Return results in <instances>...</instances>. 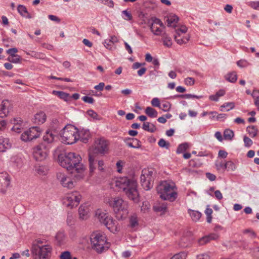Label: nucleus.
<instances>
[{
	"label": "nucleus",
	"mask_w": 259,
	"mask_h": 259,
	"mask_svg": "<svg viewBox=\"0 0 259 259\" xmlns=\"http://www.w3.org/2000/svg\"><path fill=\"white\" fill-rule=\"evenodd\" d=\"M109 143L103 138L97 139L94 144V152L96 153L105 154L108 151Z\"/></svg>",
	"instance_id": "nucleus-14"
},
{
	"label": "nucleus",
	"mask_w": 259,
	"mask_h": 259,
	"mask_svg": "<svg viewBox=\"0 0 259 259\" xmlns=\"http://www.w3.org/2000/svg\"><path fill=\"white\" fill-rule=\"evenodd\" d=\"M187 31V28L185 26H182L181 28L176 30L177 35H183Z\"/></svg>",
	"instance_id": "nucleus-52"
},
{
	"label": "nucleus",
	"mask_w": 259,
	"mask_h": 259,
	"mask_svg": "<svg viewBox=\"0 0 259 259\" xmlns=\"http://www.w3.org/2000/svg\"><path fill=\"white\" fill-rule=\"evenodd\" d=\"M82 100L85 103L93 104L94 103L95 100L93 98L89 96H83L82 97Z\"/></svg>",
	"instance_id": "nucleus-59"
},
{
	"label": "nucleus",
	"mask_w": 259,
	"mask_h": 259,
	"mask_svg": "<svg viewBox=\"0 0 259 259\" xmlns=\"http://www.w3.org/2000/svg\"><path fill=\"white\" fill-rule=\"evenodd\" d=\"M8 60L12 63H17L20 61V57L18 55H15V57H12L11 58L9 57Z\"/></svg>",
	"instance_id": "nucleus-57"
},
{
	"label": "nucleus",
	"mask_w": 259,
	"mask_h": 259,
	"mask_svg": "<svg viewBox=\"0 0 259 259\" xmlns=\"http://www.w3.org/2000/svg\"><path fill=\"white\" fill-rule=\"evenodd\" d=\"M219 238V235L215 233H211L207 236H205L198 240V243L200 245H203L209 242L210 240H217Z\"/></svg>",
	"instance_id": "nucleus-19"
},
{
	"label": "nucleus",
	"mask_w": 259,
	"mask_h": 259,
	"mask_svg": "<svg viewBox=\"0 0 259 259\" xmlns=\"http://www.w3.org/2000/svg\"><path fill=\"white\" fill-rule=\"evenodd\" d=\"M96 216L100 222L104 224L111 232L115 233L120 231V227L118 222L107 213L101 209H98L96 211Z\"/></svg>",
	"instance_id": "nucleus-7"
},
{
	"label": "nucleus",
	"mask_w": 259,
	"mask_h": 259,
	"mask_svg": "<svg viewBox=\"0 0 259 259\" xmlns=\"http://www.w3.org/2000/svg\"><path fill=\"white\" fill-rule=\"evenodd\" d=\"M176 97H179L181 98L190 99V98H196L199 99L202 98V96H197L192 94H184V95H178L176 96Z\"/></svg>",
	"instance_id": "nucleus-41"
},
{
	"label": "nucleus",
	"mask_w": 259,
	"mask_h": 259,
	"mask_svg": "<svg viewBox=\"0 0 259 259\" xmlns=\"http://www.w3.org/2000/svg\"><path fill=\"white\" fill-rule=\"evenodd\" d=\"M175 39L176 41L179 45L186 44L189 41V37L182 36V35H175Z\"/></svg>",
	"instance_id": "nucleus-32"
},
{
	"label": "nucleus",
	"mask_w": 259,
	"mask_h": 259,
	"mask_svg": "<svg viewBox=\"0 0 259 259\" xmlns=\"http://www.w3.org/2000/svg\"><path fill=\"white\" fill-rule=\"evenodd\" d=\"M115 186L122 190L128 198L135 202L139 201V193L137 190V182L134 179L127 177H120L115 181Z\"/></svg>",
	"instance_id": "nucleus-2"
},
{
	"label": "nucleus",
	"mask_w": 259,
	"mask_h": 259,
	"mask_svg": "<svg viewBox=\"0 0 259 259\" xmlns=\"http://www.w3.org/2000/svg\"><path fill=\"white\" fill-rule=\"evenodd\" d=\"M57 176L63 187L68 189H72L74 187V182L69 177L62 173L57 174Z\"/></svg>",
	"instance_id": "nucleus-15"
},
{
	"label": "nucleus",
	"mask_w": 259,
	"mask_h": 259,
	"mask_svg": "<svg viewBox=\"0 0 259 259\" xmlns=\"http://www.w3.org/2000/svg\"><path fill=\"white\" fill-rule=\"evenodd\" d=\"M143 128L146 131L149 132L150 133L154 132L156 130V126L151 123L149 122H145L143 124Z\"/></svg>",
	"instance_id": "nucleus-29"
},
{
	"label": "nucleus",
	"mask_w": 259,
	"mask_h": 259,
	"mask_svg": "<svg viewBox=\"0 0 259 259\" xmlns=\"http://www.w3.org/2000/svg\"><path fill=\"white\" fill-rule=\"evenodd\" d=\"M185 83L187 85H193L195 83V79L193 77H187L184 80Z\"/></svg>",
	"instance_id": "nucleus-55"
},
{
	"label": "nucleus",
	"mask_w": 259,
	"mask_h": 259,
	"mask_svg": "<svg viewBox=\"0 0 259 259\" xmlns=\"http://www.w3.org/2000/svg\"><path fill=\"white\" fill-rule=\"evenodd\" d=\"M246 131L251 138L256 137L258 132L257 129L254 125L248 126L246 128Z\"/></svg>",
	"instance_id": "nucleus-33"
},
{
	"label": "nucleus",
	"mask_w": 259,
	"mask_h": 259,
	"mask_svg": "<svg viewBox=\"0 0 259 259\" xmlns=\"http://www.w3.org/2000/svg\"><path fill=\"white\" fill-rule=\"evenodd\" d=\"M80 156L74 152L61 154L58 156V161L60 165L68 170H71V173L76 172L74 177L77 179H82L84 177L83 171L84 167L80 163Z\"/></svg>",
	"instance_id": "nucleus-1"
},
{
	"label": "nucleus",
	"mask_w": 259,
	"mask_h": 259,
	"mask_svg": "<svg viewBox=\"0 0 259 259\" xmlns=\"http://www.w3.org/2000/svg\"><path fill=\"white\" fill-rule=\"evenodd\" d=\"M49 148L44 143L39 144L33 149V155L34 158L41 161L45 160L48 156Z\"/></svg>",
	"instance_id": "nucleus-11"
},
{
	"label": "nucleus",
	"mask_w": 259,
	"mask_h": 259,
	"mask_svg": "<svg viewBox=\"0 0 259 259\" xmlns=\"http://www.w3.org/2000/svg\"><path fill=\"white\" fill-rule=\"evenodd\" d=\"M236 168V165L233 161H228L226 162V170L234 171Z\"/></svg>",
	"instance_id": "nucleus-46"
},
{
	"label": "nucleus",
	"mask_w": 259,
	"mask_h": 259,
	"mask_svg": "<svg viewBox=\"0 0 259 259\" xmlns=\"http://www.w3.org/2000/svg\"><path fill=\"white\" fill-rule=\"evenodd\" d=\"M17 10L19 13L23 17L26 18H31V16L28 13L27 9L25 6L22 5H19L18 6Z\"/></svg>",
	"instance_id": "nucleus-28"
},
{
	"label": "nucleus",
	"mask_w": 259,
	"mask_h": 259,
	"mask_svg": "<svg viewBox=\"0 0 259 259\" xmlns=\"http://www.w3.org/2000/svg\"><path fill=\"white\" fill-rule=\"evenodd\" d=\"M132 142L128 143L127 145L134 148H139L141 147L140 142L137 139H133Z\"/></svg>",
	"instance_id": "nucleus-42"
},
{
	"label": "nucleus",
	"mask_w": 259,
	"mask_h": 259,
	"mask_svg": "<svg viewBox=\"0 0 259 259\" xmlns=\"http://www.w3.org/2000/svg\"><path fill=\"white\" fill-rule=\"evenodd\" d=\"M157 192L160 197L165 200L174 201L178 197L175 184L171 181H164L157 186Z\"/></svg>",
	"instance_id": "nucleus-3"
},
{
	"label": "nucleus",
	"mask_w": 259,
	"mask_h": 259,
	"mask_svg": "<svg viewBox=\"0 0 259 259\" xmlns=\"http://www.w3.org/2000/svg\"><path fill=\"white\" fill-rule=\"evenodd\" d=\"M152 23L150 25V30L153 33L157 36H160L163 34L165 26L162 21L157 18H152Z\"/></svg>",
	"instance_id": "nucleus-13"
},
{
	"label": "nucleus",
	"mask_w": 259,
	"mask_h": 259,
	"mask_svg": "<svg viewBox=\"0 0 259 259\" xmlns=\"http://www.w3.org/2000/svg\"><path fill=\"white\" fill-rule=\"evenodd\" d=\"M212 209L210 208L207 207L205 210V213L206 215V220L207 222L209 223L211 222L212 216L211 214L212 213Z\"/></svg>",
	"instance_id": "nucleus-47"
},
{
	"label": "nucleus",
	"mask_w": 259,
	"mask_h": 259,
	"mask_svg": "<svg viewBox=\"0 0 259 259\" xmlns=\"http://www.w3.org/2000/svg\"><path fill=\"white\" fill-rule=\"evenodd\" d=\"M47 118L45 113L43 111H39L36 113L33 118V122L36 124H42L44 123Z\"/></svg>",
	"instance_id": "nucleus-20"
},
{
	"label": "nucleus",
	"mask_w": 259,
	"mask_h": 259,
	"mask_svg": "<svg viewBox=\"0 0 259 259\" xmlns=\"http://www.w3.org/2000/svg\"><path fill=\"white\" fill-rule=\"evenodd\" d=\"M35 171L40 175H46L48 171L47 167L44 165H37L35 166Z\"/></svg>",
	"instance_id": "nucleus-36"
},
{
	"label": "nucleus",
	"mask_w": 259,
	"mask_h": 259,
	"mask_svg": "<svg viewBox=\"0 0 259 259\" xmlns=\"http://www.w3.org/2000/svg\"><path fill=\"white\" fill-rule=\"evenodd\" d=\"M197 259H210V257L208 254L204 253L197 255Z\"/></svg>",
	"instance_id": "nucleus-64"
},
{
	"label": "nucleus",
	"mask_w": 259,
	"mask_h": 259,
	"mask_svg": "<svg viewBox=\"0 0 259 259\" xmlns=\"http://www.w3.org/2000/svg\"><path fill=\"white\" fill-rule=\"evenodd\" d=\"M12 108L13 106L10 101L8 100L3 101L0 105V117H6L11 111Z\"/></svg>",
	"instance_id": "nucleus-17"
},
{
	"label": "nucleus",
	"mask_w": 259,
	"mask_h": 259,
	"mask_svg": "<svg viewBox=\"0 0 259 259\" xmlns=\"http://www.w3.org/2000/svg\"><path fill=\"white\" fill-rule=\"evenodd\" d=\"M53 94L57 96L60 99L67 101L69 97V94L62 91H53Z\"/></svg>",
	"instance_id": "nucleus-35"
},
{
	"label": "nucleus",
	"mask_w": 259,
	"mask_h": 259,
	"mask_svg": "<svg viewBox=\"0 0 259 259\" xmlns=\"http://www.w3.org/2000/svg\"><path fill=\"white\" fill-rule=\"evenodd\" d=\"M151 104L154 107H160V101L159 100L158 98H154L152 100H151Z\"/></svg>",
	"instance_id": "nucleus-58"
},
{
	"label": "nucleus",
	"mask_w": 259,
	"mask_h": 259,
	"mask_svg": "<svg viewBox=\"0 0 259 259\" xmlns=\"http://www.w3.org/2000/svg\"><path fill=\"white\" fill-rule=\"evenodd\" d=\"M153 172L148 169H144L141 176V183L143 188L146 190H150L153 186Z\"/></svg>",
	"instance_id": "nucleus-12"
},
{
	"label": "nucleus",
	"mask_w": 259,
	"mask_h": 259,
	"mask_svg": "<svg viewBox=\"0 0 259 259\" xmlns=\"http://www.w3.org/2000/svg\"><path fill=\"white\" fill-rule=\"evenodd\" d=\"M187 256V253L183 251L174 255L170 259H186Z\"/></svg>",
	"instance_id": "nucleus-45"
},
{
	"label": "nucleus",
	"mask_w": 259,
	"mask_h": 259,
	"mask_svg": "<svg viewBox=\"0 0 259 259\" xmlns=\"http://www.w3.org/2000/svg\"><path fill=\"white\" fill-rule=\"evenodd\" d=\"M189 148V144L187 143H184L180 144L177 149V153H182L186 151Z\"/></svg>",
	"instance_id": "nucleus-40"
},
{
	"label": "nucleus",
	"mask_w": 259,
	"mask_h": 259,
	"mask_svg": "<svg viewBox=\"0 0 259 259\" xmlns=\"http://www.w3.org/2000/svg\"><path fill=\"white\" fill-rule=\"evenodd\" d=\"M64 235L61 232H58L56 235V239L58 241V244L61 245L64 239Z\"/></svg>",
	"instance_id": "nucleus-50"
},
{
	"label": "nucleus",
	"mask_w": 259,
	"mask_h": 259,
	"mask_svg": "<svg viewBox=\"0 0 259 259\" xmlns=\"http://www.w3.org/2000/svg\"><path fill=\"white\" fill-rule=\"evenodd\" d=\"M60 259H71L70 252L66 251L62 252L60 255ZM73 259L76 258L74 257Z\"/></svg>",
	"instance_id": "nucleus-53"
},
{
	"label": "nucleus",
	"mask_w": 259,
	"mask_h": 259,
	"mask_svg": "<svg viewBox=\"0 0 259 259\" xmlns=\"http://www.w3.org/2000/svg\"><path fill=\"white\" fill-rule=\"evenodd\" d=\"M235 107V104L233 102H227L225 103L223 105H221L220 108V110L223 111L224 108H227V111H229Z\"/></svg>",
	"instance_id": "nucleus-39"
},
{
	"label": "nucleus",
	"mask_w": 259,
	"mask_h": 259,
	"mask_svg": "<svg viewBox=\"0 0 259 259\" xmlns=\"http://www.w3.org/2000/svg\"><path fill=\"white\" fill-rule=\"evenodd\" d=\"M27 55H30L31 56V57H34V58H41V56L42 57L43 56V54H40V53H35V52H32L31 53H27Z\"/></svg>",
	"instance_id": "nucleus-62"
},
{
	"label": "nucleus",
	"mask_w": 259,
	"mask_h": 259,
	"mask_svg": "<svg viewBox=\"0 0 259 259\" xmlns=\"http://www.w3.org/2000/svg\"><path fill=\"white\" fill-rule=\"evenodd\" d=\"M18 52L17 48H13L10 49L7 51L8 54L10 55L11 57H15V54Z\"/></svg>",
	"instance_id": "nucleus-61"
},
{
	"label": "nucleus",
	"mask_w": 259,
	"mask_h": 259,
	"mask_svg": "<svg viewBox=\"0 0 259 259\" xmlns=\"http://www.w3.org/2000/svg\"><path fill=\"white\" fill-rule=\"evenodd\" d=\"M91 137L90 132L89 130L82 129L78 130L77 140H80L81 142L86 143Z\"/></svg>",
	"instance_id": "nucleus-18"
},
{
	"label": "nucleus",
	"mask_w": 259,
	"mask_h": 259,
	"mask_svg": "<svg viewBox=\"0 0 259 259\" xmlns=\"http://www.w3.org/2000/svg\"><path fill=\"white\" fill-rule=\"evenodd\" d=\"M154 211L163 213L167 210V204L164 202L157 203L153 207Z\"/></svg>",
	"instance_id": "nucleus-25"
},
{
	"label": "nucleus",
	"mask_w": 259,
	"mask_h": 259,
	"mask_svg": "<svg viewBox=\"0 0 259 259\" xmlns=\"http://www.w3.org/2000/svg\"><path fill=\"white\" fill-rule=\"evenodd\" d=\"M128 226L133 230L136 231L139 226V220L136 214L132 215L129 219Z\"/></svg>",
	"instance_id": "nucleus-21"
},
{
	"label": "nucleus",
	"mask_w": 259,
	"mask_h": 259,
	"mask_svg": "<svg viewBox=\"0 0 259 259\" xmlns=\"http://www.w3.org/2000/svg\"><path fill=\"white\" fill-rule=\"evenodd\" d=\"M215 165L217 169L219 171H224L226 170V162L223 160L217 161Z\"/></svg>",
	"instance_id": "nucleus-38"
},
{
	"label": "nucleus",
	"mask_w": 259,
	"mask_h": 259,
	"mask_svg": "<svg viewBox=\"0 0 259 259\" xmlns=\"http://www.w3.org/2000/svg\"><path fill=\"white\" fill-rule=\"evenodd\" d=\"M89 208L85 205H81L78 209L79 218L82 220H85L88 217Z\"/></svg>",
	"instance_id": "nucleus-24"
},
{
	"label": "nucleus",
	"mask_w": 259,
	"mask_h": 259,
	"mask_svg": "<svg viewBox=\"0 0 259 259\" xmlns=\"http://www.w3.org/2000/svg\"><path fill=\"white\" fill-rule=\"evenodd\" d=\"M122 18L127 21H131L133 20V16L130 12L125 10L122 12Z\"/></svg>",
	"instance_id": "nucleus-44"
},
{
	"label": "nucleus",
	"mask_w": 259,
	"mask_h": 259,
	"mask_svg": "<svg viewBox=\"0 0 259 259\" xmlns=\"http://www.w3.org/2000/svg\"><path fill=\"white\" fill-rule=\"evenodd\" d=\"M171 105L170 102L164 101L160 104V107H159V108L164 111H168L171 108Z\"/></svg>",
	"instance_id": "nucleus-43"
},
{
	"label": "nucleus",
	"mask_w": 259,
	"mask_h": 259,
	"mask_svg": "<svg viewBox=\"0 0 259 259\" xmlns=\"http://www.w3.org/2000/svg\"><path fill=\"white\" fill-rule=\"evenodd\" d=\"M52 247L48 244H44L42 240H35L32 244L31 251L34 259H50Z\"/></svg>",
	"instance_id": "nucleus-4"
},
{
	"label": "nucleus",
	"mask_w": 259,
	"mask_h": 259,
	"mask_svg": "<svg viewBox=\"0 0 259 259\" xmlns=\"http://www.w3.org/2000/svg\"><path fill=\"white\" fill-rule=\"evenodd\" d=\"M10 184V179L8 173L3 172L0 173V192L4 193Z\"/></svg>",
	"instance_id": "nucleus-16"
},
{
	"label": "nucleus",
	"mask_w": 259,
	"mask_h": 259,
	"mask_svg": "<svg viewBox=\"0 0 259 259\" xmlns=\"http://www.w3.org/2000/svg\"><path fill=\"white\" fill-rule=\"evenodd\" d=\"M179 21V17L175 14H170L167 17V25L170 27H175Z\"/></svg>",
	"instance_id": "nucleus-27"
},
{
	"label": "nucleus",
	"mask_w": 259,
	"mask_h": 259,
	"mask_svg": "<svg viewBox=\"0 0 259 259\" xmlns=\"http://www.w3.org/2000/svg\"><path fill=\"white\" fill-rule=\"evenodd\" d=\"M55 137L52 131H47L43 136V143L51 144L54 141Z\"/></svg>",
	"instance_id": "nucleus-23"
},
{
	"label": "nucleus",
	"mask_w": 259,
	"mask_h": 259,
	"mask_svg": "<svg viewBox=\"0 0 259 259\" xmlns=\"http://www.w3.org/2000/svg\"><path fill=\"white\" fill-rule=\"evenodd\" d=\"M237 64L240 67H245L247 66L248 63L247 61L245 60H240L237 62Z\"/></svg>",
	"instance_id": "nucleus-60"
},
{
	"label": "nucleus",
	"mask_w": 259,
	"mask_h": 259,
	"mask_svg": "<svg viewBox=\"0 0 259 259\" xmlns=\"http://www.w3.org/2000/svg\"><path fill=\"white\" fill-rule=\"evenodd\" d=\"M248 5L254 10H259V1L248 2Z\"/></svg>",
	"instance_id": "nucleus-54"
},
{
	"label": "nucleus",
	"mask_w": 259,
	"mask_h": 259,
	"mask_svg": "<svg viewBox=\"0 0 259 259\" xmlns=\"http://www.w3.org/2000/svg\"><path fill=\"white\" fill-rule=\"evenodd\" d=\"M160 36H161V41L163 46L166 48H170L172 45L171 38L165 32Z\"/></svg>",
	"instance_id": "nucleus-26"
},
{
	"label": "nucleus",
	"mask_w": 259,
	"mask_h": 259,
	"mask_svg": "<svg viewBox=\"0 0 259 259\" xmlns=\"http://www.w3.org/2000/svg\"><path fill=\"white\" fill-rule=\"evenodd\" d=\"M92 248L98 253L106 251L110 246L106 235L100 232H93L90 235Z\"/></svg>",
	"instance_id": "nucleus-5"
},
{
	"label": "nucleus",
	"mask_w": 259,
	"mask_h": 259,
	"mask_svg": "<svg viewBox=\"0 0 259 259\" xmlns=\"http://www.w3.org/2000/svg\"><path fill=\"white\" fill-rule=\"evenodd\" d=\"M244 146L247 148L250 147L253 144L252 141L248 137L245 136L243 137Z\"/></svg>",
	"instance_id": "nucleus-49"
},
{
	"label": "nucleus",
	"mask_w": 259,
	"mask_h": 259,
	"mask_svg": "<svg viewBox=\"0 0 259 259\" xmlns=\"http://www.w3.org/2000/svg\"><path fill=\"white\" fill-rule=\"evenodd\" d=\"M107 203L111 207L118 219H123L128 213L127 204L119 197L111 198Z\"/></svg>",
	"instance_id": "nucleus-6"
},
{
	"label": "nucleus",
	"mask_w": 259,
	"mask_h": 259,
	"mask_svg": "<svg viewBox=\"0 0 259 259\" xmlns=\"http://www.w3.org/2000/svg\"><path fill=\"white\" fill-rule=\"evenodd\" d=\"M145 112L151 118L156 117L158 115L157 111L151 107H147L145 109Z\"/></svg>",
	"instance_id": "nucleus-31"
},
{
	"label": "nucleus",
	"mask_w": 259,
	"mask_h": 259,
	"mask_svg": "<svg viewBox=\"0 0 259 259\" xmlns=\"http://www.w3.org/2000/svg\"><path fill=\"white\" fill-rule=\"evenodd\" d=\"M226 79L231 82L234 83L236 82L237 79L236 73L235 72H232L228 73L226 76Z\"/></svg>",
	"instance_id": "nucleus-37"
},
{
	"label": "nucleus",
	"mask_w": 259,
	"mask_h": 259,
	"mask_svg": "<svg viewBox=\"0 0 259 259\" xmlns=\"http://www.w3.org/2000/svg\"><path fill=\"white\" fill-rule=\"evenodd\" d=\"M78 130L71 124L67 125L60 132L62 141L67 144H72L77 141Z\"/></svg>",
	"instance_id": "nucleus-8"
},
{
	"label": "nucleus",
	"mask_w": 259,
	"mask_h": 259,
	"mask_svg": "<svg viewBox=\"0 0 259 259\" xmlns=\"http://www.w3.org/2000/svg\"><path fill=\"white\" fill-rule=\"evenodd\" d=\"M81 199V195L78 191H74L66 194L63 199V203L67 207L73 208L77 206Z\"/></svg>",
	"instance_id": "nucleus-9"
},
{
	"label": "nucleus",
	"mask_w": 259,
	"mask_h": 259,
	"mask_svg": "<svg viewBox=\"0 0 259 259\" xmlns=\"http://www.w3.org/2000/svg\"><path fill=\"white\" fill-rule=\"evenodd\" d=\"M188 213L194 221H198L201 217V213L198 211L189 209Z\"/></svg>",
	"instance_id": "nucleus-30"
},
{
	"label": "nucleus",
	"mask_w": 259,
	"mask_h": 259,
	"mask_svg": "<svg viewBox=\"0 0 259 259\" xmlns=\"http://www.w3.org/2000/svg\"><path fill=\"white\" fill-rule=\"evenodd\" d=\"M89 164H90V172H92L95 169V167L94 166V158L92 155L89 154Z\"/></svg>",
	"instance_id": "nucleus-51"
},
{
	"label": "nucleus",
	"mask_w": 259,
	"mask_h": 259,
	"mask_svg": "<svg viewBox=\"0 0 259 259\" xmlns=\"http://www.w3.org/2000/svg\"><path fill=\"white\" fill-rule=\"evenodd\" d=\"M234 136V132L230 129H226L224 132V138L226 140L231 141Z\"/></svg>",
	"instance_id": "nucleus-34"
},
{
	"label": "nucleus",
	"mask_w": 259,
	"mask_h": 259,
	"mask_svg": "<svg viewBox=\"0 0 259 259\" xmlns=\"http://www.w3.org/2000/svg\"><path fill=\"white\" fill-rule=\"evenodd\" d=\"M88 115L92 117L94 119H98V114L93 111V110H89L88 111Z\"/></svg>",
	"instance_id": "nucleus-63"
},
{
	"label": "nucleus",
	"mask_w": 259,
	"mask_h": 259,
	"mask_svg": "<svg viewBox=\"0 0 259 259\" xmlns=\"http://www.w3.org/2000/svg\"><path fill=\"white\" fill-rule=\"evenodd\" d=\"M42 130L38 126H32L24 131L21 135V139L25 142H30L39 138Z\"/></svg>",
	"instance_id": "nucleus-10"
},
{
	"label": "nucleus",
	"mask_w": 259,
	"mask_h": 259,
	"mask_svg": "<svg viewBox=\"0 0 259 259\" xmlns=\"http://www.w3.org/2000/svg\"><path fill=\"white\" fill-rule=\"evenodd\" d=\"M158 145L162 148L168 149L169 146V143L166 142L163 139H160L158 143Z\"/></svg>",
	"instance_id": "nucleus-48"
},
{
	"label": "nucleus",
	"mask_w": 259,
	"mask_h": 259,
	"mask_svg": "<svg viewBox=\"0 0 259 259\" xmlns=\"http://www.w3.org/2000/svg\"><path fill=\"white\" fill-rule=\"evenodd\" d=\"M22 129V124H14L12 130L17 133H20L21 132Z\"/></svg>",
	"instance_id": "nucleus-56"
},
{
	"label": "nucleus",
	"mask_w": 259,
	"mask_h": 259,
	"mask_svg": "<svg viewBox=\"0 0 259 259\" xmlns=\"http://www.w3.org/2000/svg\"><path fill=\"white\" fill-rule=\"evenodd\" d=\"M11 144L9 139L4 138L2 136L0 137V152H4L7 149L11 147Z\"/></svg>",
	"instance_id": "nucleus-22"
}]
</instances>
